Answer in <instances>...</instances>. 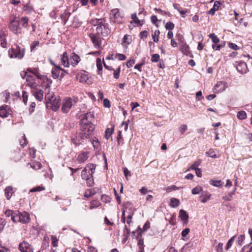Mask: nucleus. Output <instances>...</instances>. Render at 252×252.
Returning a JSON list of instances; mask_svg holds the SVG:
<instances>
[{
  "label": "nucleus",
  "mask_w": 252,
  "mask_h": 252,
  "mask_svg": "<svg viewBox=\"0 0 252 252\" xmlns=\"http://www.w3.org/2000/svg\"><path fill=\"white\" fill-rule=\"evenodd\" d=\"M81 132L76 136V138L72 137V142L78 146L82 143V140L88 138L91 135L94 130V126L92 123H86L80 121Z\"/></svg>",
  "instance_id": "1"
},
{
  "label": "nucleus",
  "mask_w": 252,
  "mask_h": 252,
  "mask_svg": "<svg viewBox=\"0 0 252 252\" xmlns=\"http://www.w3.org/2000/svg\"><path fill=\"white\" fill-rule=\"evenodd\" d=\"M12 220L14 222H20L22 223H27L30 221V215L26 212L21 213L19 211H15Z\"/></svg>",
  "instance_id": "2"
},
{
  "label": "nucleus",
  "mask_w": 252,
  "mask_h": 252,
  "mask_svg": "<svg viewBox=\"0 0 252 252\" xmlns=\"http://www.w3.org/2000/svg\"><path fill=\"white\" fill-rule=\"evenodd\" d=\"M78 101V98L76 97H66L64 98L62 103V111L64 113H68L73 103H76Z\"/></svg>",
  "instance_id": "3"
},
{
  "label": "nucleus",
  "mask_w": 252,
  "mask_h": 252,
  "mask_svg": "<svg viewBox=\"0 0 252 252\" xmlns=\"http://www.w3.org/2000/svg\"><path fill=\"white\" fill-rule=\"evenodd\" d=\"M95 165L93 163L88 164L81 172V177L85 179L93 174L95 172Z\"/></svg>",
  "instance_id": "4"
},
{
  "label": "nucleus",
  "mask_w": 252,
  "mask_h": 252,
  "mask_svg": "<svg viewBox=\"0 0 252 252\" xmlns=\"http://www.w3.org/2000/svg\"><path fill=\"white\" fill-rule=\"evenodd\" d=\"M10 55L11 58H16L19 59H21L23 58L25 54V49L23 47H20L19 45H16L15 48L12 49L11 53Z\"/></svg>",
  "instance_id": "5"
},
{
  "label": "nucleus",
  "mask_w": 252,
  "mask_h": 252,
  "mask_svg": "<svg viewBox=\"0 0 252 252\" xmlns=\"http://www.w3.org/2000/svg\"><path fill=\"white\" fill-rule=\"evenodd\" d=\"M96 34L104 36H107L110 32V30L108 28V25L103 22L99 26L96 28Z\"/></svg>",
  "instance_id": "6"
},
{
  "label": "nucleus",
  "mask_w": 252,
  "mask_h": 252,
  "mask_svg": "<svg viewBox=\"0 0 252 252\" xmlns=\"http://www.w3.org/2000/svg\"><path fill=\"white\" fill-rule=\"evenodd\" d=\"M54 65V67L52 69V76L53 78L56 79L59 77L63 78L64 76V72H67L66 70L61 68L59 66L56 65V64H52Z\"/></svg>",
  "instance_id": "7"
},
{
  "label": "nucleus",
  "mask_w": 252,
  "mask_h": 252,
  "mask_svg": "<svg viewBox=\"0 0 252 252\" xmlns=\"http://www.w3.org/2000/svg\"><path fill=\"white\" fill-rule=\"evenodd\" d=\"M111 16L110 19L114 23H122V19L123 17L120 13L118 9L115 8L111 10Z\"/></svg>",
  "instance_id": "8"
},
{
  "label": "nucleus",
  "mask_w": 252,
  "mask_h": 252,
  "mask_svg": "<svg viewBox=\"0 0 252 252\" xmlns=\"http://www.w3.org/2000/svg\"><path fill=\"white\" fill-rule=\"evenodd\" d=\"M61 104V99L59 96H56L52 101L50 102L48 107H51L53 111H56L60 107Z\"/></svg>",
  "instance_id": "9"
},
{
  "label": "nucleus",
  "mask_w": 252,
  "mask_h": 252,
  "mask_svg": "<svg viewBox=\"0 0 252 252\" xmlns=\"http://www.w3.org/2000/svg\"><path fill=\"white\" fill-rule=\"evenodd\" d=\"M227 87V84L226 82L219 81L215 86L213 91L215 93H219L224 91Z\"/></svg>",
  "instance_id": "10"
},
{
  "label": "nucleus",
  "mask_w": 252,
  "mask_h": 252,
  "mask_svg": "<svg viewBox=\"0 0 252 252\" xmlns=\"http://www.w3.org/2000/svg\"><path fill=\"white\" fill-rule=\"evenodd\" d=\"M19 249L21 252H33L32 246L29 243L25 241L20 243Z\"/></svg>",
  "instance_id": "11"
},
{
  "label": "nucleus",
  "mask_w": 252,
  "mask_h": 252,
  "mask_svg": "<svg viewBox=\"0 0 252 252\" xmlns=\"http://www.w3.org/2000/svg\"><path fill=\"white\" fill-rule=\"evenodd\" d=\"M19 22L20 21L9 24L10 30L16 34L21 33L22 32V29L19 26Z\"/></svg>",
  "instance_id": "12"
},
{
  "label": "nucleus",
  "mask_w": 252,
  "mask_h": 252,
  "mask_svg": "<svg viewBox=\"0 0 252 252\" xmlns=\"http://www.w3.org/2000/svg\"><path fill=\"white\" fill-rule=\"evenodd\" d=\"M80 118V121L81 122L92 123L93 121L94 120V113L92 112H89L84 115H81Z\"/></svg>",
  "instance_id": "13"
},
{
  "label": "nucleus",
  "mask_w": 252,
  "mask_h": 252,
  "mask_svg": "<svg viewBox=\"0 0 252 252\" xmlns=\"http://www.w3.org/2000/svg\"><path fill=\"white\" fill-rule=\"evenodd\" d=\"M25 75L26 76V80L27 82H28L27 85L31 87H33L35 86V82L34 81V79L33 78V77L32 76H31L30 75H27V72L23 71V72L21 73V76L22 78H24V76Z\"/></svg>",
  "instance_id": "14"
},
{
  "label": "nucleus",
  "mask_w": 252,
  "mask_h": 252,
  "mask_svg": "<svg viewBox=\"0 0 252 252\" xmlns=\"http://www.w3.org/2000/svg\"><path fill=\"white\" fill-rule=\"evenodd\" d=\"M89 152H82L77 157V160L78 163H82L84 162L89 158Z\"/></svg>",
  "instance_id": "15"
},
{
  "label": "nucleus",
  "mask_w": 252,
  "mask_h": 252,
  "mask_svg": "<svg viewBox=\"0 0 252 252\" xmlns=\"http://www.w3.org/2000/svg\"><path fill=\"white\" fill-rule=\"evenodd\" d=\"M90 37L91 38L92 41L95 47L99 48L100 46V44L99 43V36L98 34H95L94 33H90L89 35Z\"/></svg>",
  "instance_id": "16"
},
{
  "label": "nucleus",
  "mask_w": 252,
  "mask_h": 252,
  "mask_svg": "<svg viewBox=\"0 0 252 252\" xmlns=\"http://www.w3.org/2000/svg\"><path fill=\"white\" fill-rule=\"evenodd\" d=\"M55 97H56V96L54 95V93L53 92L50 93V89H49V92L48 91H45V99L47 106H49L50 102H51Z\"/></svg>",
  "instance_id": "17"
},
{
  "label": "nucleus",
  "mask_w": 252,
  "mask_h": 252,
  "mask_svg": "<svg viewBox=\"0 0 252 252\" xmlns=\"http://www.w3.org/2000/svg\"><path fill=\"white\" fill-rule=\"evenodd\" d=\"M33 95L37 100L39 101L42 100L43 98V91L41 89H36L32 91Z\"/></svg>",
  "instance_id": "18"
},
{
  "label": "nucleus",
  "mask_w": 252,
  "mask_h": 252,
  "mask_svg": "<svg viewBox=\"0 0 252 252\" xmlns=\"http://www.w3.org/2000/svg\"><path fill=\"white\" fill-rule=\"evenodd\" d=\"M41 80H42L44 83H46L45 87V91H48L49 92V89L51 84L52 83V81L51 79L48 78L46 76L42 75L40 78Z\"/></svg>",
  "instance_id": "19"
},
{
  "label": "nucleus",
  "mask_w": 252,
  "mask_h": 252,
  "mask_svg": "<svg viewBox=\"0 0 252 252\" xmlns=\"http://www.w3.org/2000/svg\"><path fill=\"white\" fill-rule=\"evenodd\" d=\"M247 64H237L236 68L241 74L246 73L248 71Z\"/></svg>",
  "instance_id": "20"
},
{
  "label": "nucleus",
  "mask_w": 252,
  "mask_h": 252,
  "mask_svg": "<svg viewBox=\"0 0 252 252\" xmlns=\"http://www.w3.org/2000/svg\"><path fill=\"white\" fill-rule=\"evenodd\" d=\"M179 217L185 223H188L189 215L186 211L182 209L179 211Z\"/></svg>",
  "instance_id": "21"
},
{
  "label": "nucleus",
  "mask_w": 252,
  "mask_h": 252,
  "mask_svg": "<svg viewBox=\"0 0 252 252\" xmlns=\"http://www.w3.org/2000/svg\"><path fill=\"white\" fill-rule=\"evenodd\" d=\"M8 107V106L6 105H4L0 107V117L3 118L8 117L9 114L7 110Z\"/></svg>",
  "instance_id": "22"
},
{
  "label": "nucleus",
  "mask_w": 252,
  "mask_h": 252,
  "mask_svg": "<svg viewBox=\"0 0 252 252\" xmlns=\"http://www.w3.org/2000/svg\"><path fill=\"white\" fill-rule=\"evenodd\" d=\"M88 75L85 72H79L76 75V78L80 82H85L88 79Z\"/></svg>",
  "instance_id": "23"
},
{
  "label": "nucleus",
  "mask_w": 252,
  "mask_h": 252,
  "mask_svg": "<svg viewBox=\"0 0 252 252\" xmlns=\"http://www.w3.org/2000/svg\"><path fill=\"white\" fill-rule=\"evenodd\" d=\"M0 45L2 47L6 48L7 47L8 43L6 39V35L4 32L0 33Z\"/></svg>",
  "instance_id": "24"
},
{
  "label": "nucleus",
  "mask_w": 252,
  "mask_h": 252,
  "mask_svg": "<svg viewBox=\"0 0 252 252\" xmlns=\"http://www.w3.org/2000/svg\"><path fill=\"white\" fill-rule=\"evenodd\" d=\"M71 13L67 10H65L61 15V19L63 21L64 25L66 24L68 21Z\"/></svg>",
  "instance_id": "25"
},
{
  "label": "nucleus",
  "mask_w": 252,
  "mask_h": 252,
  "mask_svg": "<svg viewBox=\"0 0 252 252\" xmlns=\"http://www.w3.org/2000/svg\"><path fill=\"white\" fill-rule=\"evenodd\" d=\"M220 4V2L219 1H216L214 2L213 7L208 12L209 14L214 15L216 10H218Z\"/></svg>",
  "instance_id": "26"
},
{
  "label": "nucleus",
  "mask_w": 252,
  "mask_h": 252,
  "mask_svg": "<svg viewBox=\"0 0 252 252\" xmlns=\"http://www.w3.org/2000/svg\"><path fill=\"white\" fill-rule=\"evenodd\" d=\"M236 188H235L231 192H230L228 195L224 196L222 197V199L225 201H231L233 199V195L235 194Z\"/></svg>",
  "instance_id": "27"
},
{
  "label": "nucleus",
  "mask_w": 252,
  "mask_h": 252,
  "mask_svg": "<svg viewBox=\"0 0 252 252\" xmlns=\"http://www.w3.org/2000/svg\"><path fill=\"white\" fill-rule=\"evenodd\" d=\"M71 62H74L75 63H79L80 61V57L75 53H72L70 56Z\"/></svg>",
  "instance_id": "28"
},
{
  "label": "nucleus",
  "mask_w": 252,
  "mask_h": 252,
  "mask_svg": "<svg viewBox=\"0 0 252 252\" xmlns=\"http://www.w3.org/2000/svg\"><path fill=\"white\" fill-rule=\"evenodd\" d=\"M27 70L30 71V72H31L33 74L35 75L37 77V78H38L39 79H40V78L42 76L39 73L38 68H34L33 69H32H32L28 68L27 69Z\"/></svg>",
  "instance_id": "29"
},
{
  "label": "nucleus",
  "mask_w": 252,
  "mask_h": 252,
  "mask_svg": "<svg viewBox=\"0 0 252 252\" xmlns=\"http://www.w3.org/2000/svg\"><path fill=\"white\" fill-rule=\"evenodd\" d=\"M180 201L178 199L175 198H171L170 199V205L172 208L177 207L179 205Z\"/></svg>",
  "instance_id": "30"
},
{
  "label": "nucleus",
  "mask_w": 252,
  "mask_h": 252,
  "mask_svg": "<svg viewBox=\"0 0 252 252\" xmlns=\"http://www.w3.org/2000/svg\"><path fill=\"white\" fill-rule=\"evenodd\" d=\"M131 18L133 20V22L137 24V25L139 26H142L143 25V21H140L138 19V18L137 17V15L136 13H134L131 14Z\"/></svg>",
  "instance_id": "31"
},
{
  "label": "nucleus",
  "mask_w": 252,
  "mask_h": 252,
  "mask_svg": "<svg viewBox=\"0 0 252 252\" xmlns=\"http://www.w3.org/2000/svg\"><path fill=\"white\" fill-rule=\"evenodd\" d=\"M87 185L88 187H93L94 185V181L93 179V174L90 175V176L85 179Z\"/></svg>",
  "instance_id": "32"
},
{
  "label": "nucleus",
  "mask_w": 252,
  "mask_h": 252,
  "mask_svg": "<svg viewBox=\"0 0 252 252\" xmlns=\"http://www.w3.org/2000/svg\"><path fill=\"white\" fill-rule=\"evenodd\" d=\"M105 20L102 19H96L92 21L91 23L94 26H98Z\"/></svg>",
  "instance_id": "33"
},
{
  "label": "nucleus",
  "mask_w": 252,
  "mask_h": 252,
  "mask_svg": "<svg viewBox=\"0 0 252 252\" xmlns=\"http://www.w3.org/2000/svg\"><path fill=\"white\" fill-rule=\"evenodd\" d=\"M91 142H92V144L93 145V147H94V149H99L100 143H99L98 139L97 138L94 137V139H93L92 140Z\"/></svg>",
  "instance_id": "34"
},
{
  "label": "nucleus",
  "mask_w": 252,
  "mask_h": 252,
  "mask_svg": "<svg viewBox=\"0 0 252 252\" xmlns=\"http://www.w3.org/2000/svg\"><path fill=\"white\" fill-rule=\"evenodd\" d=\"M206 155L210 158H218L215 153V151L214 149H210L209 151L206 153Z\"/></svg>",
  "instance_id": "35"
},
{
  "label": "nucleus",
  "mask_w": 252,
  "mask_h": 252,
  "mask_svg": "<svg viewBox=\"0 0 252 252\" xmlns=\"http://www.w3.org/2000/svg\"><path fill=\"white\" fill-rule=\"evenodd\" d=\"M237 116L239 119L242 120L247 118V114L244 111H240L238 112Z\"/></svg>",
  "instance_id": "36"
},
{
  "label": "nucleus",
  "mask_w": 252,
  "mask_h": 252,
  "mask_svg": "<svg viewBox=\"0 0 252 252\" xmlns=\"http://www.w3.org/2000/svg\"><path fill=\"white\" fill-rule=\"evenodd\" d=\"M235 238H236V235H234L233 237H232L228 240V241L227 242V243L226 244V247H225V249L226 250H229V249L232 246V245L235 240Z\"/></svg>",
  "instance_id": "37"
},
{
  "label": "nucleus",
  "mask_w": 252,
  "mask_h": 252,
  "mask_svg": "<svg viewBox=\"0 0 252 252\" xmlns=\"http://www.w3.org/2000/svg\"><path fill=\"white\" fill-rule=\"evenodd\" d=\"M12 189L13 188L12 187L9 186L6 187L4 190L5 196L8 200H9L11 197V195L9 193L12 190Z\"/></svg>",
  "instance_id": "38"
},
{
  "label": "nucleus",
  "mask_w": 252,
  "mask_h": 252,
  "mask_svg": "<svg viewBox=\"0 0 252 252\" xmlns=\"http://www.w3.org/2000/svg\"><path fill=\"white\" fill-rule=\"evenodd\" d=\"M22 22L23 27L26 28L28 26L29 18L27 17H23L20 21Z\"/></svg>",
  "instance_id": "39"
},
{
  "label": "nucleus",
  "mask_w": 252,
  "mask_h": 252,
  "mask_svg": "<svg viewBox=\"0 0 252 252\" xmlns=\"http://www.w3.org/2000/svg\"><path fill=\"white\" fill-rule=\"evenodd\" d=\"M209 37L212 39L213 42L217 44L219 42V38L215 34V33H211L209 35Z\"/></svg>",
  "instance_id": "40"
},
{
  "label": "nucleus",
  "mask_w": 252,
  "mask_h": 252,
  "mask_svg": "<svg viewBox=\"0 0 252 252\" xmlns=\"http://www.w3.org/2000/svg\"><path fill=\"white\" fill-rule=\"evenodd\" d=\"M160 34L159 30L155 31L154 33L152 34V38L154 42H157L158 41V36Z\"/></svg>",
  "instance_id": "41"
},
{
  "label": "nucleus",
  "mask_w": 252,
  "mask_h": 252,
  "mask_svg": "<svg viewBox=\"0 0 252 252\" xmlns=\"http://www.w3.org/2000/svg\"><path fill=\"white\" fill-rule=\"evenodd\" d=\"M62 63H69L68 57L66 52H64L62 56Z\"/></svg>",
  "instance_id": "42"
},
{
  "label": "nucleus",
  "mask_w": 252,
  "mask_h": 252,
  "mask_svg": "<svg viewBox=\"0 0 252 252\" xmlns=\"http://www.w3.org/2000/svg\"><path fill=\"white\" fill-rule=\"evenodd\" d=\"M41 166V164L39 162H34L31 164V167L35 170L40 169Z\"/></svg>",
  "instance_id": "43"
},
{
  "label": "nucleus",
  "mask_w": 252,
  "mask_h": 252,
  "mask_svg": "<svg viewBox=\"0 0 252 252\" xmlns=\"http://www.w3.org/2000/svg\"><path fill=\"white\" fill-rule=\"evenodd\" d=\"M39 45V42L38 41H34L32 42L30 46L31 51L33 52L34 51L35 48L38 46Z\"/></svg>",
  "instance_id": "44"
},
{
  "label": "nucleus",
  "mask_w": 252,
  "mask_h": 252,
  "mask_svg": "<svg viewBox=\"0 0 252 252\" xmlns=\"http://www.w3.org/2000/svg\"><path fill=\"white\" fill-rule=\"evenodd\" d=\"M102 65H103V64H96L97 68V74L101 75H102V68H103ZM103 65L106 68H107V66L106 64H103Z\"/></svg>",
  "instance_id": "45"
},
{
  "label": "nucleus",
  "mask_w": 252,
  "mask_h": 252,
  "mask_svg": "<svg viewBox=\"0 0 252 252\" xmlns=\"http://www.w3.org/2000/svg\"><path fill=\"white\" fill-rule=\"evenodd\" d=\"M27 143H28V141H27V138H26L25 134H24V135L22 137V139L20 140V144L21 146H22L23 147H24L25 146L27 145Z\"/></svg>",
  "instance_id": "46"
},
{
  "label": "nucleus",
  "mask_w": 252,
  "mask_h": 252,
  "mask_svg": "<svg viewBox=\"0 0 252 252\" xmlns=\"http://www.w3.org/2000/svg\"><path fill=\"white\" fill-rule=\"evenodd\" d=\"M202 189L201 187L197 186L193 188L192 189L191 192L193 194H199L200 192V191H202Z\"/></svg>",
  "instance_id": "47"
},
{
  "label": "nucleus",
  "mask_w": 252,
  "mask_h": 252,
  "mask_svg": "<svg viewBox=\"0 0 252 252\" xmlns=\"http://www.w3.org/2000/svg\"><path fill=\"white\" fill-rule=\"evenodd\" d=\"M114 58L119 61H124L126 59V57L123 54H117L115 55Z\"/></svg>",
  "instance_id": "48"
},
{
  "label": "nucleus",
  "mask_w": 252,
  "mask_h": 252,
  "mask_svg": "<svg viewBox=\"0 0 252 252\" xmlns=\"http://www.w3.org/2000/svg\"><path fill=\"white\" fill-rule=\"evenodd\" d=\"M165 28L167 30H172L174 28V24L171 22H168L165 25Z\"/></svg>",
  "instance_id": "49"
},
{
  "label": "nucleus",
  "mask_w": 252,
  "mask_h": 252,
  "mask_svg": "<svg viewBox=\"0 0 252 252\" xmlns=\"http://www.w3.org/2000/svg\"><path fill=\"white\" fill-rule=\"evenodd\" d=\"M9 21H10L9 23H12L18 22L20 20L17 19V18L16 15L12 14L9 17Z\"/></svg>",
  "instance_id": "50"
},
{
  "label": "nucleus",
  "mask_w": 252,
  "mask_h": 252,
  "mask_svg": "<svg viewBox=\"0 0 252 252\" xmlns=\"http://www.w3.org/2000/svg\"><path fill=\"white\" fill-rule=\"evenodd\" d=\"M211 184L215 187H220L221 185L220 183L221 181L220 180H211Z\"/></svg>",
  "instance_id": "51"
},
{
  "label": "nucleus",
  "mask_w": 252,
  "mask_h": 252,
  "mask_svg": "<svg viewBox=\"0 0 252 252\" xmlns=\"http://www.w3.org/2000/svg\"><path fill=\"white\" fill-rule=\"evenodd\" d=\"M112 133V130L109 128H107L105 132V137L106 139H108L109 137L111 136Z\"/></svg>",
  "instance_id": "52"
},
{
  "label": "nucleus",
  "mask_w": 252,
  "mask_h": 252,
  "mask_svg": "<svg viewBox=\"0 0 252 252\" xmlns=\"http://www.w3.org/2000/svg\"><path fill=\"white\" fill-rule=\"evenodd\" d=\"M44 189H45L44 188L41 187L40 186H38V187H36L30 190V191L31 192H36V191H40L41 190H43Z\"/></svg>",
  "instance_id": "53"
},
{
  "label": "nucleus",
  "mask_w": 252,
  "mask_h": 252,
  "mask_svg": "<svg viewBox=\"0 0 252 252\" xmlns=\"http://www.w3.org/2000/svg\"><path fill=\"white\" fill-rule=\"evenodd\" d=\"M5 215L6 217H11V220H12V218L15 215V212H13L11 210H7L5 211Z\"/></svg>",
  "instance_id": "54"
},
{
  "label": "nucleus",
  "mask_w": 252,
  "mask_h": 252,
  "mask_svg": "<svg viewBox=\"0 0 252 252\" xmlns=\"http://www.w3.org/2000/svg\"><path fill=\"white\" fill-rule=\"evenodd\" d=\"M130 36L126 34L125 35L123 38V42L129 44L130 43Z\"/></svg>",
  "instance_id": "55"
},
{
  "label": "nucleus",
  "mask_w": 252,
  "mask_h": 252,
  "mask_svg": "<svg viewBox=\"0 0 252 252\" xmlns=\"http://www.w3.org/2000/svg\"><path fill=\"white\" fill-rule=\"evenodd\" d=\"M159 59V56L158 54H155L152 55L151 61L152 62H158Z\"/></svg>",
  "instance_id": "56"
},
{
  "label": "nucleus",
  "mask_w": 252,
  "mask_h": 252,
  "mask_svg": "<svg viewBox=\"0 0 252 252\" xmlns=\"http://www.w3.org/2000/svg\"><path fill=\"white\" fill-rule=\"evenodd\" d=\"M110 198L105 194L102 195L101 197V200L105 203L110 202Z\"/></svg>",
  "instance_id": "57"
},
{
  "label": "nucleus",
  "mask_w": 252,
  "mask_h": 252,
  "mask_svg": "<svg viewBox=\"0 0 252 252\" xmlns=\"http://www.w3.org/2000/svg\"><path fill=\"white\" fill-rule=\"evenodd\" d=\"M244 235H240L238 238V244L240 246H241L242 244L243 243L244 240Z\"/></svg>",
  "instance_id": "58"
},
{
  "label": "nucleus",
  "mask_w": 252,
  "mask_h": 252,
  "mask_svg": "<svg viewBox=\"0 0 252 252\" xmlns=\"http://www.w3.org/2000/svg\"><path fill=\"white\" fill-rule=\"evenodd\" d=\"M52 244L53 247H57L58 246V240L56 236H52Z\"/></svg>",
  "instance_id": "59"
},
{
  "label": "nucleus",
  "mask_w": 252,
  "mask_h": 252,
  "mask_svg": "<svg viewBox=\"0 0 252 252\" xmlns=\"http://www.w3.org/2000/svg\"><path fill=\"white\" fill-rule=\"evenodd\" d=\"M23 101L25 103V104H27L28 101V94L26 92L23 91Z\"/></svg>",
  "instance_id": "60"
},
{
  "label": "nucleus",
  "mask_w": 252,
  "mask_h": 252,
  "mask_svg": "<svg viewBox=\"0 0 252 252\" xmlns=\"http://www.w3.org/2000/svg\"><path fill=\"white\" fill-rule=\"evenodd\" d=\"M188 129V126L186 125L183 124L182 125L180 128L179 130L181 133L183 134Z\"/></svg>",
  "instance_id": "61"
},
{
  "label": "nucleus",
  "mask_w": 252,
  "mask_h": 252,
  "mask_svg": "<svg viewBox=\"0 0 252 252\" xmlns=\"http://www.w3.org/2000/svg\"><path fill=\"white\" fill-rule=\"evenodd\" d=\"M228 46L230 48L234 50H237L239 49V47L236 44L233 43H229Z\"/></svg>",
  "instance_id": "62"
},
{
  "label": "nucleus",
  "mask_w": 252,
  "mask_h": 252,
  "mask_svg": "<svg viewBox=\"0 0 252 252\" xmlns=\"http://www.w3.org/2000/svg\"><path fill=\"white\" fill-rule=\"evenodd\" d=\"M150 227V222L149 220L146 221L143 227V231H145Z\"/></svg>",
  "instance_id": "63"
},
{
  "label": "nucleus",
  "mask_w": 252,
  "mask_h": 252,
  "mask_svg": "<svg viewBox=\"0 0 252 252\" xmlns=\"http://www.w3.org/2000/svg\"><path fill=\"white\" fill-rule=\"evenodd\" d=\"M217 252H222L223 250V244L222 243H219L218 245L217 246Z\"/></svg>",
  "instance_id": "64"
}]
</instances>
